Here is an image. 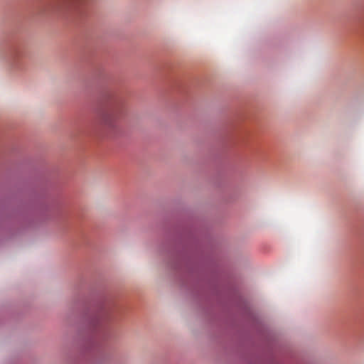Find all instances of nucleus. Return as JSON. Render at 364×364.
Listing matches in <instances>:
<instances>
[{
	"instance_id": "f257e3e1",
	"label": "nucleus",
	"mask_w": 364,
	"mask_h": 364,
	"mask_svg": "<svg viewBox=\"0 0 364 364\" xmlns=\"http://www.w3.org/2000/svg\"><path fill=\"white\" fill-rule=\"evenodd\" d=\"M124 109L122 105L117 104L109 108L101 116V122L108 128H114L117 121L122 116Z\"/></svg>"
}]
</instances>
